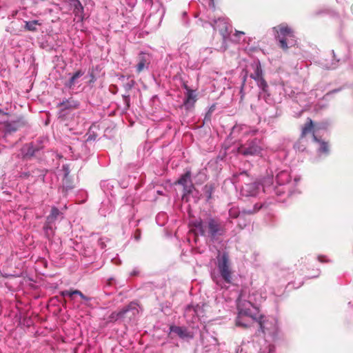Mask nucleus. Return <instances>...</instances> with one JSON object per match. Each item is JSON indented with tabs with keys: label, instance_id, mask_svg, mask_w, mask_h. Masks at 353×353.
<instances>
[{
	"label": "nucleus",
	"instance_id": "nucleus-38",
	"mask_svg": "<svg viewBox=\"0 0 353 353\" xmlns=\"http://www.w3.org/2000/svg\"><path fill=\"white\" fill-rule=\"evenodd\" d=\"M319 270H316V274H314V275H313V276H311L310 277H312V278L317 277V276H319Z\"/></svg>",
	"mask_w": 353,
	"mask_h": 353
},
{
	"label": "nucleus",
	"instance_id": "nucleus-10",
	"mask_svg": "<svg viewBox=\"0 0 353 353\" xmlns=\"http://www.w3.org/2000/svg\"><path fill=\"white\" fill-rule=\"evenodd\" d=\"M136 70L138 74L149 68L151 57L149 54L140 52L137 57Z\"/></svg>",
	"mask_w": 353,
	"mask_h": 353
},
{
	"label": "nucleus",
	"instance_id": "nucleus-42",
	"mask_svg": "<svg viewBox=\"0 0 353 353\" xmlns=\"http://www.w3.org/2000/svg\"><path fill=\"white\" fill-rule=\"evenodd\" d=\"M268 180L269 183H271V182H272V178H270V177H269V178L268 179Z\"/></svg>",
	"mask_w": 353,
	"mask_h": 353
},
{
	"label": "nucleus",
	"instance_id": "nucleus-1",
	"mask_svg": "<svg viewBox=\"0 0 353 353\" xmlns=\"http://www.w3.org/2000/svg\"><path fill=\"white\" fill-rule=\"evenodd\" d=\"M325 127L322 124H314L310 119L305 124L302 129L301 140L304 139L315 144L319 154H327L329 153V145L324 140L319 138L320 131Z\"/></svg>",
	"mask_w": 353,
	"mask_h": 353
},
{
	"label": "nucleus",
	"instance_id": "nucleus-13",
	"mask_svg": "<svg viewBox=\"0 0 353 353\" xmlns=\"http://www.w3.org/2000/svg\"><path fill=\"white\" fill-rule=\"evenodd\" d=\"M176 183L183 185L184 190L190 193L193 188V185L191 181V172L187 171L179 179Z\"/></svg>",
	"mask_w": 353,
	"mask_h": 353
},
{
	"label": "nucleus",
	"instance_id": "nucleus-22",
	"mask_svg": "<svg viewBox=\"0 0 353 353\" xmlns=\"http://www.w3.org/2000/svg\"><path fill=\"white\" fill-rule=\"evenodd\" d=\"M74 295H79L82 299H83L85 301L90 300V299L89 297L85 296L79 290H68V296H69L70 299H72Z\"/></svg>",
	"mask_w": 353,
	"mask_h": 353
},
{
	"label": "nucleus",
	"instance_id": "nucleus-46",
	"mask_svg": "<svg viewBox=\"0 0 353 353\" xmlns=\"http://www.w3.org/2000/svg\"><path fill=\"white\" fill-rule=\"evenodd\" d=\"M352 10H353V7H352Z\"/></svg>",
	"mask_w": 353,
	"mask_h": 353
},
{
	"label": "nucleus",
	"instance_id": "nucleus-41",
	"mask_svg": "<svg viewBox=\"0 0 353 353\" xmlns=\"http://www.w3.org/2000/svg\"><path fill=\"white\" fill-rule=\"evenodd\" d=\"M0 113H1V114H3L8 115V114H7V113H5V112H4L3 110H1V109H0Z\"/></svg>",
	"mask_w": 353,
	"mask_h": 353
},
{
	"label": "nucleus",
	"instance_id": "nucleus-18",
	"mask_svg": "<svg viewBox=\"0 0 353 353\" xmlns=\"http://www.w3.org/2000/svg\"><path fill=\"white\" fill-rule=\"evenodd\" d=\"M83 74L84 72L81 70H77L75 73H74L72 75L69 81L67 83H65V86L69 88H72V87H74L76 83L77 79L83 76Z\"/></svg>",
	"mask_w": 353,
	"mask_h": 353
},
{
	"label": "nucleus",
	"instance_id": "nucleus-15",
	"mask_svg": "<svg viewBox=\"0 0 353 353\" xmlns=\"http://www.w3.org/2000/svg\"><path fill=\"white\" fill-rule=\"evenodd\" d=\"M196 101V94L194 93V90H188V92L185 93V98L183 101V105L186 109H190L194 107L195 102Z\"/></svg>",
	"mask_w": 353,
	"mask_h": 353
},
{
	"label": "nucleus",
	"instance_id": "nucleus-36",
	"mask_svg": "<svg viewBox=\"0 0 353 353\" xmlns=\"http://www.w3.org/2000/svg\"><path fill=\"white\" fill-rule=\"evenodd\" d=\"M125 101L127 103L128 106H129V96H124Z\"/></svg>",
	"mask_w": 353,
	"mask_h": 353
},
{
	"label": "nucleus",
	"instance_id": "nucleus-8",
	"mask_svg": "<svg viewBox=\"0 0 353 353\" xmlns=\"http://www.w3.org/2000/svg\"><path fill=\"white\" fill-rule=\"evenodd\" d=\"M213 28L215 30L219 32L223 39H227L230 36L232 28L227 19L224 18H219L217 20H214Z\"/></svg>",
	"mask_w": 353,
	"mask_h": 353
},
{
	"label": "nucleus",
	"instance_id": "nucleus-17",
	"mask_svg": "<svg viewBox=\"0 0 353 353\" xmlns=\"http://www.w3.org/2000/svg\"><path fill=\"white\" fill-rule=\"evenodd\" d=\"M130 310V306H128L119 312H112L109 316L110 321H116L119 319L123 318L125 314Z\"/></svg>",
	"mask_w": 353,
	"mask_h": 353
},
{
	"label": "nucleus",
	"instance_id": "nucleus-16",
	"mask_svg": "<svg viewBox=\"0 0 353 353\" xmlns=\"http://www.w3.org/2000/svg\"><path fill=\"white\" fill-rule=\"evenodd\" d=\"M251 321L255 322V320H252L245 315L238 314L235 323L236 326L245 329L251 325Z\"/></svg>",
	"mask_w": 353,
	"mask_h": 353
},
{
	"label": "nucleus",
	"instance_id": "nucleus-19",
	"mask_svg": "<svg viewBox=\"0 0 353 353\" xmlns=\"http://www.w3.org/2000/svg\"><path fill=\"white\" fill-rule=\"evenodd\" d=\"M70 5L73 7V12L76 16L83 12V8L79 0H70Z\"/></svg>",
	"mask_w": 353,
	"mask_h": 353
},
{
	"label": "nucleus",
	"instance_id": "nucleus-29",
	"mask_svg": "<svg viewBox=\"0 0 353 353\" xmlns=\"http://www.w3.org/2000/svg\"><path fill=\"white\" fill-rule=\"evenodd\" d=\"M288 46L290 45V43L293 42L292 39H290V38L293 37L294 35L292 34V32H291L290 29L288 28Z\"/></svg>",
	"mask_w": 353,
	"mask_h": 353
},
{
	"label": "nucleus",
	"instance_id": "nucleus-33",
	"mask_svg": "<svg viewBox=\"0 0 353 353\" xmlns=\"http://www.w3.org/2000/svg\"><path fill=\"white\" fill-rule=\"evenodd\" d=\"M318 260H319L320 262H322V263H323V262H327V260H325V259H324V257H323V256H319L318 257Z\"/></svg>",
	"mask_w": 353,
	"mask_h": 353
},
{
	"label": "nucleus",
	"instance_id": "nucleus-3",
	"mask_svg": "<svg viewBox=\"0 0 353 353\" xmlns=\"http://www.w3.org/2000/svg\"><path fill=\"white\" fill-rule=\"evenodd\" d=\"M194 227L201 236L214 240L225 233V225L218 219L210 217L205 221L199 220L194 223Z\"/></svg>",
	"mask_w": 353,
	"mask_h": 353
},
{
	"label": "nucleus",
	"instance_id": "nucleus-23",
	"mask_svg": "<svg viewBox=\"0 0 353 353\" xmlns=\"http://www.w3.org/2000/svg\"><path fill=\"white\" fill-rule=\"evenodd\" d=\"M37 25H41V23L37 20L26 21L25 28L29 31L34 32L37 30Z\"/></svg>",
	"mask_w": 353,
	"mask_h": 353
},
{
	"label": "nucleus",
	"instance_id": "nucleus-24",
	"mask_svg": "<svg viewBox=\"0 0 353 353\" xmlns=\"http://www.w3.org/2000/svg\"><path fill=\"white\" fill-rule=\"evenodd\" d=\"M214 187L212 184H206L203 188V192L208 200L212 199V195L214 192Z\"/></svg>",
	"mask_w": 353,
	"mask_h": 353
},
{
	"label": "nucleus",
	"instance_id": "nucleus-28",
	"mask_svg": "<svg viewBox=\"0 0 353 353\" xmlns=\"http://www.w3.org/2000/svg\"><path fill=\"white\" fill-rule=\"evenodd\" d=\"M174 332L176 333L179 336L182 337L184 336L185 330L181 327H175Z\"/></svg>",
	"mask_w": 353,
	"mask_h": 353
},
{
	"label": "nucleus",
	"instance_id": "nucleus-12",
	"mask_svg": "<svg viewBox=\"0 0 353 353\" xmlns=\"http://www.w3.org/2000/svg\"><path fill=\"white\" fill-rule=\"evenodd\" d=\"M255 322L258 323L259 329L256 331V334L257 336L265 335V333L270 330L269 325L270 323L266 319L264 316L261 315L259 317L256 316V319H254Z\"/></svg>",
	"mask_w": 353,
	"mask_h": 353
},
{
	"label": "nucleus",
	"instance_id": "nucleus-32",
	"mask_svg": "<svg viewBox=\"0 0 353 353\" xmlns=\"http://www.w3.org/2000/svg\"><path fill=\"white\" fill-rule=\"evenodd\" d=\"M68 290H63L60 292V294L62 296H68Z\"/></svg>",
	"mask_w": 353,
	"mask_h": 353
},
{
	"label": "nucleus",
	"instance_id": "nucleus-37",
	"mask_svg": "<svg viewBox=\"0 0 353 353\" xmlns=\"http://www.w3.org/2000/svg\"><path fill=\"white\" fill-rule=\"evenodd\" d=\"M183 87L186 90V92H188V90H191L185 83L183 84Z\"/></svg>",
	"mask_w": 353,
	"mask_h": 353
},
{
	"label": "nucleus",
	"instance_id": "nucleus-25",
	"mask_svg": "<svg viewBox=\"0 0 353 353\" xmlns=\"http://www.w3.org/2000/svg\"><path fill=\"white\" fill-rule=\"evenodd\" d=\"M300 180H301V178L299 176H295L294 177L293 181L288 180V185L290 184L292 186L296 188L294 190L291 191L292 194L300 192L299 188H298V184L300 182Z\"/></svg>",
	"mask_w": 353,
	"mask_h": 353
},
{
	"label": "nucleus",
	"instance_id": "nucleus-35",
	"mask_svg": "<svg viewBox=\"0 0 353 353\" xmlns=\"http://www.w3.org/2000/svg\"><path fill=\"white\" fill-rule=\"evenodd\" d=\"M284 189H285L284 188H282L281 190H279V188L277 187V188H276V192L277 194L279 192L281 193V192H284Z\"/></svg>",
	"mask_w": 353,
	"mask_h": 353
},
{
	"label": "nucleus",
	"instance_id": "nucleus-44",
	"mask_svg": "<svg viewBox=\"0 0 353 353\" xmlns=\"http://www.w3.org/2000/svg\"><path fill=\"white\" fill-rule=\"evenodd\" d=\"M252 187H253V185H247V188H251Z\"/></svg>",
	"mask_w": 353,
	"mask_h": 353
},
{
	"label": "nucleus",
	"instance_id": "nucleus-45",
	"mask_svg": "<svg viewBox=\"0 0 353 353\" xmlns=\"http://www.w3.org/2000/svg\"><path fill=\"white\" fill-rule=\"evenodd\" d=\"M24 175H25L26 176H28L29 174H28V173H24Z\"/></svg>",
	"mask_w": 353,
	"mask_h": 353
},
{
	"label": "nucleus",
	"instance_id": "nucleus-26",
	"mask_svg": "<svg viewBox=\"0 0 353 353\" xmlns=\"http://www.w3.org/2000/svg\"><path fill=\"white\" fill-rule=\"evenodd\" d=\"M215 108H216V105L215 104H213L212 105H211L208 110V111L207 112L206 114H205V121H210L211 119V116L213 113V112L215 110Z\"/></svg>",
	"mask_w": 353,
	"mask_h": 353
},
{
	"label": "nucleus",
	"instance_id": "nucleus-40",
	"mask_svg": "<svg viewBox=\"0 0 353 353\" xmlns=\"http://www.w3.org/2000/svg\"><path fill=\"white\" fill-rule=\"evenodd\" d=\"M213 281H214V282H216L217 285H220L219 281H218V279H217L216 278H214V279H213Z\"/></svg>",
	"mask_w": 353,
	"mask_h": 353
},
{
	"label": "nucleus",
	"instance_id": "nucleus-7",
	"mask_svg": "<svg viewBox=\"0 0 353 353\" xmlns=\"http://www.w3.org/2000/svg\"><path fill=\"white\" fill-rule=\"evenodd\" d=\"M28 124V120L23 116L16 117L10 121H6L4 126L6 131L9 133L14 132Z\"/></svg>",
	"mask_w": 353,
	"mask_h": 353
},
{
	"label": "nucleus",
	"instance_id": "nucleus-2",
	"mask_svg": "<svg viewBox=\"0 0 353 353\" xmlns=\"http://www.w3.org/2000/svg\"><path fill=\"white\" fill-rule=\"evenodd\" d=\"M261 299V296L256 292H249L247 294L246 290H243L237 299L238 314L245 315L251 319H256V315L253 310L257 309L258 301Z\"/></svg>",
	"mask_w": 353,
	"mask_h": 353
},
{
	"label": "nucleus",
	"instance_id": "nucleus-39",
	"mask_svg": "<svg viewBox=\"0 0 353 353\" xmlns=\"http://www.w3.org/2000/svg\"><path fill=\"white\" fill-rule=\"evenodd\" d=\"M336 90H333L331 92L327 93L324 97L327 98L332 92H335Z\"/></svg>",
	"mask_w": 353,
	"mask_h": 353
},
{
	"label": "nucleus",
	"instance_id": "nucleus-20",
	"mask_svg": "<svg viewBox=\"0 0 353 353\" xmlns=\"http://www.w3.org/2000/svg\"><path fill=\"white\" fill-rule=\"evenodd\" d=\"M61 212L56 207H52L51 209L50 214L47 217V221L48 223H51L54 222L57 217L60 215Z\"/></svg>",
	"mask_w": 353,
	"mask_h": 353
},
{
	"label": "nucleus",
	"instance_id": "nucleus-34",
	"mask_svg": "<svg viewBox=\"0 0 353 353\" xmlns=\"http://www.w3.org/2000/svg\"><path fill=\"white\" fill-rule=\"evenodd\" d=\"M243 34H245V33L241 31H236V33H235V36H236V37H240Z\"/></svg>",
	"mask_w": 353,
	"mask_h": 353
},
{
	"label": "nucleus",
	"instance_id": "nucleus-30",
	"mask_svg": "<svg viewBox=\"0 0 353 353\" xmlns=\"http://www.w3.org/2000/svg\"><path fill=\"white\" fill-rule=\"evenodd\" d=\"M285 174V172H281L279 174H278V175L276 176V179L277 182L279 183V185H280V186H282L283 185H284V183H280V177H281L283 174Z\"/></svg>",
	"mask_w": 353,
	"mask_h": 353
},
{
	"label": "nucleus",
	"instance_id": "nucleus-21",
	"mask_svg": "<svg viewBox=\"0 0 353 353\" xmlns=\"http://www.w3.org/2000/svg\"><path fill=\"white\" fill-rule=\"evenodd\" d=\"M262 208L261 205L255 204L253 209L252 210H243L241 212L240 217L244 219L246 215H251L258 212Z\"/></svg>",
	"mask_w": 353,
	"mask_h": 353
},
{
	"label": "nucleus",
	"instance_id": "nucleus-43",
	"mask_svg": "<svg viewBox=\"0 0 353 353\" xmlns=\"http://www.w3.org/2000/svg\"><path fill=\"white\" fill-rule=\"evenodd\" d=\"M111 283H112V279L108 280V285H111Z\"/></svg>",
	"mask_w": 353,
	"mask_h": 353
},
{
	"label": "nucleus",
	"instance_id": "nucleus-11",
	"mask_svg": "<svg viewBox=\"0 0 353 353\" xmlns=\"http://www.w3.org/2000/svg\"><path fill=\"white\" fill-rule=\"evenodd\" d=\"M275 32V37L280 43V46L283 49L287 48V26L285 25H279L274 28Z\"/></svg>",
	"mask_w": 353,
	"mask_h": 353
},
{
	"label": "nucleus",
	"instance_id": "nucleus-4",
	"mask_svg": "<svg viewBox=\"0 0 353 353\" xmlns=\"http://www.w3.org/2000/svg\"><path fill=\"white\" fill-rule=\"evenodd\" d=\"M217 267L224 281L227 283H231L232 280V271L228 253L223 252L221 254L220 251L218 252Z\"/></svg>",
	"mask_w": 353,
	"mask_h": 353
},
{
	"label": "nucleus",
	"instance_id": "nucleus-6",
	"mask_svg": "<svg viewBox=\"0 0 353 353\" xmlns=\"http://www.w3.org/2000/svg\"><path fill=\"white\" fill-rule=\"evenodd\" d=\"M79 105L80 103L72 97L63 100L62 102L57 105V108H59V118L61 119V120H64L66 112L79 108Z\"/></svg>",
	"mask_w": 353,
	"mask_h": 353
},
{
	"label": "nucleus",
	"instance_id": "nucleus-14",
	"mask_svg": "<svg viewBox=\"0 0 353 353\" xmlns=\"http://www.w3.org/2000/svg\"><path fill=\"white\" fill-rule=\"evenodd\" d=\"M39 150L40 148L32 143L26 144L21 150L23 157L24 159H30L34 156L36 152Z\"/></svg>",
	"mask_w": 353,
	"mask_h": 353
},
{
	"label": "nucleus",
	"instance_id": "nucleus-9",
	"mask_svg": "<svg viewBox=\"0 0 353 353\" xmlns=\"http://www.w3.org/2000/svg\"><path fill=\"white\" fill-rule=\"evenodd\" d=\"M237 152L244 156L256 155L261 152V148L257 145L256 141H251L246 145H241L239 147Z\"/></svg>",
	"mask_w": 353,
	"mask_h": 353
},
{
	"label": "nucleus",
	"instance_id": "nucleus-31",
	"mask_svg": "<svg viewBox=\"0 0 353 353\" xmlns=\"http://www.w3.org/2000/svg\"><path fill=\"white\" fill-rule=\"evenodd\" d=\"M303 284V281L301 279H299L298 283L294 284L293 285L294 288H299V287H301Z\"/></svg>",
	"mask_w": 353,
	"mask_h": 353
},
{
	"label": "nucleus",
	"instance_id": "nucleus-5",
	"mask_svg": "<svg viewBox=\"0 0 353 353\" xmlns=\"http://www.w3.org/2000/svg\"><path fill=\"white\" fill-rule=\"evenodd\" d=\"M251 67L253 68L254 72L250 74V77L256 81L257 85L261 88L263 92H266L268 85L264 79L263 71L260 61L259 60L254 61L251 64Z\"/></svg>",
	"mask_w": 353,
	"mask_h": 353
},
{
	"label": "nucleus",
	"instance_id": "nucleus-27",
	"mask_svg": "<svg viewBox=\"0 0 353 353\" xmlns=\"http://www.w3.org/2000/svg\"><path fill=\"white\" fill-rule=\"evenodd\" d=\"M240 215H241V212H239L236 210L235 209H231L230 210V216L232 217V218H238L239 219H241V217H240Z\"/></svg>",
	"mask_w": 353,
	"mask_h": 353
}]
</instances>
